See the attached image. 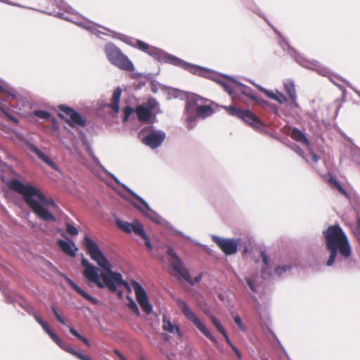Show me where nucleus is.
Returning a JSON list of instances; mask_svg holds the SVG:
<instances>
[{
    "mask_svg": "<svg viewBox=\"0 0 360 360\" xmlns=\"http://www.w3.org/2000/svg\"><path fill=\"white\" fill-rule=\"evenodd\" d=\"M83 244L86 248L91 259L101 269L99 276V269L91 264L85 257L81 261L84 267V276L91 283L99 288L106 287L111 292H116L117 287L123 286L129 293L131 292L133 288L136 299L142 310L147 314L153 311V307L148 301V297L143 286L137 281L132 280L131 284L122 279L120 273L112 271V266L104 255L96 242L88 236L84 238Z\"/></svg>",
    "mask_w": 360,
    "mask_h": 360,
    "instance_id": "f257e3e1",
    "label": "nucleus"
},
{
    "mask_svg": "<svg viewBox=\"0 0 360 360\" xmlns=\"http://www.w3.org/2000/svg\"><path fill=\"white\" fill-rule=\"evenodd\" d=\"M116 37L148 53L149 56H152L160 63H169L174 66L180 67L194 75L210 78L221 85L224 91L230 96H233V82L231 79H229L227 78V75H224V77L226 79L225 80L222 78L221 75L212 74L210 70L186 62L163 50L150 46L149 44L141 40H136L123 34H119V36H117Z\"/></svg>",
    "mask_w": 360,
    "mask_h": 360,
    "instance_id": "f03ea898",
    "label": "nucleus"
},
{
    "mask_svg": "<svg viewBox=\"0 0 360 360\" xmlns=\"http://www.w3.org/2000/svg\"><path fill=\"white\" fill-rule=\"evenodd\" d=\"M9 187L22 195L26 204L41 220L56 221V218L49 211V208L58 209L57 204L52 198H47L35 186L24 184L17 179L12 180Z\"/></svg>",
    "mask_w": 360,
    "mask_h": 360,
    "instance_id": "7ed1b4c3",
    "label": "nucleus"
},
{
    "mask_svg": "<svg viewBox=\"0 0 360 360\" xmlns=\"http://www.w3.org/2000/svg\"><path fill=\"white\" fill-rule=\"evenodd\" d=\"M323 234L327 248L330 252L326 265L330 266L336 261L341 266V263L347 261L352 253L347 236L339 225L330 226Z\"/></svg>",
    "mask_w": 360,
    "mask_h": 360,
    "instance_id": "20e7f679",
    "label": "nucleus"
},
{
    "mask_svg": "<svg viewBox=\"0 0 360 360\" xmlns=\"http://www.w3.org/2000/svg\"><path fill=\"white\" fill-rule=\"evenodd\" d=\"M91 170L95 175L98 176H101V173L103 172L108 174L116 182V184L120 185L129 194H131L135 199H136L139 201V203L133 201L130 202L134 207L139 210L145 217L150 219L152 221H154L155 223L159 224H162L164 219L158 213H156L155 212L150 209L148 202L146 200H144L141 196L137 195L134 191H133L126 184H122L113 174L109 172L105 169H102L98 165L97 168H91Z\"/></svg>",
    "mask_w": 360,
    "mask_h": 360,
    "instance_id": "39448f33",
    "label": "nucleus"
},
{
    "mask_svg": "<svg viewBox=\"0 0 360 360\" xmlns=\"http://www.w3.org/2000/svg\"><path fill=\"white\" fill-rule=\"evenodd\" d=\"M200 98H189L186 103L184 110V122L188 129L195 127L198 118L205 119L214 113V110L210 105H202Z\"/></svg>",
    "mask_w": 360,
    "mask_h": 360,
    "instance_id": "423d86ee",
    "label": "nucleus"
},
{
    "mask_svg": "<svg viewBox=\"0 0 360 360\" xmlns=\"http://www.w3.org/2000/svg\"><path fill=\"white\" fill-rule=\"evenodd\" d=\"M27 311L30 315L32 316L34 318L36 321L42 327L44 330L49 335L52 340L54 341L61 349L75 356L79 360H91L89 356L81 354L80 352L75 350L70 345H67L66 343L63 342L58 338V336L50 328L47 323L44 321L43 319L33 309H29Z\"/></svg>",
    "mask_w": 360,
    "mask_h": 360,
    "instance_id": "0eeeda50",
    "label": "nucleus"
},
{
    "mask_svg": "<svg viewBox=\"0 0 360 360\" xmlns=\"http://www.w3.org/2000/svg\"><path fill=\"white\" fill-rule=\"evenodd\" d=\"M279 44L283 51H287L288 53L291 56L294 60L301 66L307 69L315 70L323 76L330 77V73L328 68L322 66L319 62L316 60H309L301 56L296 52L294 49L290 47L289 44L284 40V39L281 37V39L279 40Z\"/></svg>",
    "mask_w": 360,
    "mask_h": 360,
    "instance_id": "6e6552de",
    "label": "nucleus"
},
{
    "mask_svg": "<svg viewBox=\"0 0 360 360\" xmlns=\"http://www.w3.org/2000/svg\"><path fill=\"white\" fill-rule=\"evenodd\" d=\"M104 51L108 60L113 65L126 71L131 72L134 70L132 62L114 44H106Z\"/></svg>",
    "mask_w": 360,
    "mask_h": 360,
    "instance_id": "1a4fd4ad",
    "label": "nucleus"
},
{
    "mask_svg": "<svg viewBox=\"0 0 360 360\" xmlns=\"http://www.w3.org/2000/svg\"><path fill=\"white\" fill-rule=\"evenodd\" d=\"M176 303L179 309L183 313L186 319L192 323L205 336L213 342H216V338L207 328L204 323L198 317L195 313L189 307L188 304L180 298L176 299Z\"/></svg>",
    "mask_w": 360,
    "mask_h": 360,
    "instance_id": "9d476101",
    "label": "nucleus"
},
{
    "mask_svg": "<svg viewBox=\"0 0 360 360\" xmlns=\"http://www.w3.org/2000/svg\"><path fill=\"white\" fill-rule=\"evenodd\" d=\"M117 227L126 233L134 232L135 234L141 236L145 241L146 247L151 250L152 244L149 237L146 235L143 226L139 220H134L132 223L124 221L120 219L116 220Z\"/></svg>",
    "mask_w": 360,
    "mask_h": 360,
    "instance_id": "9b49d317",
    "label": "nucleus"
},
{
    "mask_svg": "<svg viewBox=\"0 0 360 360\" xmlns=\"http://www.w3.org/2000/svg\"><path fill=\"white\" fill-rule=\"evenodd\" d=\"M224 108L229 115L240 118L255 129H262L263 127L262 122L250 110H240L234 108L233 106H225Z\"/></svg>",
    "mask_w": 360,
    "mask_h": 360,
    "instance_id": "f8f14e48",
    "label": "nucleus"
},
{
    "mask_svg": "<svg viewBox=\"0 0 360 360\" xmlns=\"http://www.w3.org/2000/svg\"><path fill=\"white\" fill-rule=\"evenodd\" d=\"M158 102L154 98L149 99L145 104L139 105L136 109V114L141 122L153 123L156 120L154 110Z\"/></svg>",
    "mask_w": 360,
    "mask_h": 360,
    "instance_id": "ddd939ff",
    "label": "nucleus"
},
{
    "mask_svg": "<svg viewBox=\"0 0 360 360\" xmlns=\"http://www.w3.org/2000/svg\"><path fill=\"white\" fill-rule=\"evenodd\" d=\"M212 239L226 255L236 254L241 240L240 238H225L215 235L212 236Z\"/></svg>",
    "mask_w": 360,
    "mask_h": 360,
    "instance_id": "4468645a",
    "label": "nucleus"
},
{
    "mask_svg": "<svg viewBox=\"0 0 360 360\" xmlns=\"http://www.w3.org/2000/svg\"><path fill=\"white\" fill-rule=\"evenodd\" d=\"M167 253L171 257L169 263L173 269L176 272L179 278L186 281V282L190 281V274L188 269L184 266L182 261L176 255L174 249L169 247Z\"/></svg>",
    "mask_w": 360,
    "mask_h": 360,
    "instance_id": "2eb2a0df",
    "label": "nucleus"
},
{
    "mask_svg": "<svg viewBox=\"0 0 360 360\" xmlns=\"http://www.w3.org/2000/svg\"><path fill=\"white\" fill-rule=\"evenodd\" d=\"M59 108L60 110L59 116L69 123L70 125L72 127H84L85 125V121L73 108L65 105H60Z\"/></svg>",
    "mask_w": 360,
    "mask_h": 360,
    "instance_id": "dca6fc26",
    "label": "nucleus"
},
{
    "mask_svg": "<svg viewBox=\"0 0 360 360\" xmlns=\"http://www.w3.org/2000/svg\"><path fill=\"white\" fill-rule=\"evenodd\" d=\"M139 136L142 142L152 149L159 147L165 139V133L162 131H153L143 136V131H141Z\"/></svg>",
    "mask_w": 360,
    "mask_h": 360,
    "instance_id": "f3484780",
    "label": "nucleus"
},
{
    "mask_svg": "<svg viewBox=\"0 0 360 360\" xmlns=\"http://www.w3.org/2000/svg\"><path fill=\"white\" fill-rule=\"evenodd\" d=\"M227 78L229 79H231L233 84L236 85V86H233V96H231L233 98L236 97V94L241 93L245 96H248L251 99L255 101L256 103L259 104L260 105L264 106L266 104H267L266 101L255 96L253 92V90L250 87L238 82L236 79H233L231 77H227Z\"/></svg>",
    "mask_w": 360,
    "mask_h": 360,
    "instance_id": "a211bd4d",
    "label": "nucleus"
},
{
    "mask_svg": "<svg viewBox=\"0 0 360 360\" xmlns=\"http://www.w3.org/2000/svg\"><path fill=\"white\" fill-rule=\"evenodd\" d=\"M17 137L19 140L23 141L41 161L46 163L51 168L57 169V166L56 164L50 159L47 155L44 153L35 145H34L31 140L25 139L22 134H18Z\"/></svg>",
    "mask_w": 360,
    "mask_h": 360,
    "instance_id": "6ab92c4d",
    "label": "nucleus"
},
{
    "mask_svg": "<svg viewBox=\"0 0 360 360\" xmlns=\"http://www.w3.org/2000/svg\"><path fill=\"white\" fill-rule=\"evenodd\" d=\"M61 276H63L68 283L72 287V288L76 291L79 295L89 300L93 304H97L98 300L97 298L91 296L89 294L83 290L77 283H75L72 279H70L67 275L65 274H60Z\"/></svg>",
    "mask_w": 360,
    "mask_h": 360,
    "instance_id": "aec40b11",
    "label": "nucleus"
},
{
    "mask_svg": "<svg viewBox=\"0 0 360 360\" xmlns=\"http://www.w3.org/2000/svg\"><path fill=\"white\" fill-rule=\"evenodd\" d=\"M283 87L285 93L291 101L292 105L296 108H299V104L297 101V94L295 82L292 80L288 79L284 82Z\"/></svg>",
    "mask_w": 360,
    "mask_h": 360,
    "instance_id": "412c9836",
    "label": "nucleus"
},
{
    "mask_svg": "<svg viewBox=\"0 0 360 360\" xmlns=\"http://www.w3.org/2000/svg\"><path fill=\"white\" fill-rule=\"evenodd\" d=\"M162 330L172 335H176L179 338L182 336L180 328L175 324L172 323L171 321L164 315L162 317Z\"/></svg>",
    "mask_w": 360,
    "mask_h": 360,
    "instance_id": "4be33fe9",
    "label": "nucleus"
},
{
    "mask_svg": "<svg viewBox=\"0 0 360 360\" xmlns=\"http://www.w3.org/2000/svg\"><path fill=\"white\" fill-rule=\"evenodd\" d=\"M79 25L80 26L84 27L87 30L90 31L91 33L96 34L98 37H101L102 34H106L105 32L100 30L99 29H102L103 30L110 32L109 30H108L105 27H100L97 24L94 23L92 22H80Z\"/></svg>",
    "mask_w": 360,
    "mask_h": 360,
    "instance_id": "5701e85b",
    "label": "nucleus"
},
{
    "mask_svg": "<svg viewBox=\"0 0 360 360\" xmlns=\"http://www.w3.org/2000/svg\"><path fill=\"white\" fill-rule=\"evenodd\" d=\"M58 244L64 253L72 257H75V251L77 250V248L75 247V244L73 241L68 242L63 240H59Z\"/></svg>",
    "mask_w": 360,
    "mask_h": 360,
    "instance_id": "b1692460",
    "label": "nucleus"
},
{
    "mask_svg": "<svg viewBox=\"0 0 360 360\" xmlns=\"http://www.w3.org/2000/svg\"><path fill=\"white\" fill-rule=\"evenodd\" d=\"M122 94V89L120 87H117L112 94L111 98V103L109 105V107L111 110L117 113L120 110V100Z\"/></svg>",
    "mask_w": 360,
    "mask_h": 360,
    "instance_id": "393cba45",
    "label": "nucleus"
},
{
    "mask_svg": "<svg viewBox=\"0 0 360 360\" xmlns=\"http://www.w3.org/2000/svg\"><path fill=\"white\" fill-rule=\"evenodd\" d=\"M168 228L169 229V230L174 233V234H176V235H178V236H180L181 237H184V238H187L188 240H191V242H193L194 244L197 245H199V246H201L203 250L210 255H212V250L210 249L207 245H203V244H201L199 242L195 240H193L192 238H191L189 236H186L184 234V233H182L181 231H179L178 230H176L174 226H172V225H169Z\"/></svg>",
    "mask_w": 360,
    "mask_h": 360,
    "instance_id": "a878e982",
    "label": "nucleus"
},
{
    "mask_svg": "<svg viewBox=\"0 0 360 360\" xmlns=\"http://www.w3.org/2000/svg\"><path fill=\"white\" fill-rule=\"evenodd\" d=\"M6 94L8 98H17L18 94L15 89L11 86L6 82L0 79V94Z\"/></svg>",
    "mask_w": 360,
    "mask_h": 360,
    "instance_id": "bb28decb",
    "label": "nucleus"
},
{
    "mask_svg": "<svg viewBox=\"0 0 360 360\" xmlns=\"http://www.w3.org/2000/svg\"><path fill=\"white\" fill-rule=\"evenodd\" d=\"M291 137L299 141L304 143L306 147L310 150V142L308 140V139L306 137L304 133H302L300 129H294L292 130L291 132Z\"/></svg>",
    "mask_w": 360,
    "mask_h": 360,
    "instance_id": "cd10ccee",
    "label": "nucleus"
},
{
    "mask_svg": "<svg viewBox=\"0 0 360 360\" xmlns=\"http://www.w3.org/2000/svg\"><path fill=\"white\" fill-rule=\"evenodd\" d=\"M262 262L264 265L263 267L262 275L264 278H266L271 275V269L269 268V259L268 256L265 252H262Z\"/></svg>",
    "mask_w": 360,
    "mask_h": 360,
    "instance_id": "c85d7f7f",
    "label": "nucleus"
},
{
    "mask_svg": "<svg viewBox=\"0 0 360 360\" xmlns=\"http://www.w3.org/2000/svg\"><path fill=\"white\" fill-rule=\"evenodd\" d=\"M331 80L333 81V82L334 84H335L336 85H338V82L339 81H342V82H344L348 86H349L358 96L360 98V91L359 90H357L356 88L353 87L352 86V84H350V82H349L348 81L341 78L340 77H338V76H335V75H333V79H331Z\"/></svg>",
    "mask_w": 360,
    "mask_h": 360,
    "instance_id": "c756f323",
    "label": "nucleus"
},
{
    "mask_svg": "<svg viewBox=\"0 0 360 360\" xmlns=\"http://www.w3.org/2000/svg\"><path fill=\"white\" fill-rule=\"evenodd\" d=\"M70 332L72 335H74L75 337H76L77 338H78L79 340L82 341L86 346H88V347L91 346V343L88 340V339H86L85 337L81 335L75 328L70 327Z\"/></svg>",
    "mask_w": 360,
    "mask_h": 360,
    "instance_id": "7c9ffc66",
    "label": "nucleus"
},
{
    "mask_svg": "<svg viewBox=\"0 0 360 360\" xmlns=\"http://www.w3.org/2000/svg\"><path fill=\"white\" fill-rule=\"evenodd\" d=\"M127 299L129 301L128 307L131 310H132L137 316H139L140 311L139 309V307H138L136 303L134 302V300L130 296H127Z\"/></svg>",
    "mask_w": 360,
    "mask_h": 360,
    "instance_id": "2f4dec72",
    "label": "nucleus"
},
{
    "mask_svg": "<svg viewBox=\"0 0 360 360\" xmlns=\"http://www.w3.org/2000/svg\"><path fill=\"white\" fill-rule=\"evenodd\" d=\"M256 86L258 88V89L262 92H264L269 98L275 100V97H276V94H278V91H270L265 89L262 86L259 85H256Z\"/></svg>",
    "mask_w": 360,
    "mask_h": 360,
    "instance_id": "473e14b6",
    "label": "nucleus"
},
{
    "mask_svg": "<svg viewBox=\"0 0 360 360\" xmlns=\"http://www.w3.org/2000/svg\"><path fill=\"white\" fill-rule=\"evenodd\" d=\"M33 114L36 117L45 120H49L51 116V114L49 112L42 110H34Z\"/></svg>",
    "mask_w": 360,
    "mask_h": 360,
    "instance_id": "72a5a7b5",
    "label": "nucleus"
},
{
    "mask_svg": "<svg viewBox=\"0 0 360 360\" xmlns=\"http://www.w3.org/2000/svg\"><path fill=\"white\" fill-rule=\"evenodd\" d=\"M210 319H211L212 322L214 324V326L221 334H224V333H226V330H224L221 322L218 320V319L216 316H212L210 317Z\"/></svg>",
    "mask_w": 360,
    "mask_h": 360,
    "instance_id": "f704fd0d",
    "label": "nucleus"
},
{
    "mask_svg": "<svg viewBox=\"0 0 360 360\" xmlns=\"http://www.w3.org/2000/svg\"><path fill=\"white\" fill-rule=\"evenodd\" d=\"M245 281L251 291L255 293L258 292V285L252 279L246 277Z\"/></svg>",
    "mask_w": 360,
    "mask_h": 360,
    "instance_id": "c9c22d12",
    "label": "nucleus"
},
{
    "mask_svg": "<svg viewBox=\"0 0 360 360\" xmlns=\"http://www.w3.org/2000/svg\"><path fill=\"white\" fill-rule=\"evenodd\" d=\"M292 266L290 265H284L283 266H278L275 269V272L278 276H281L283 273L288 271L291 269Z\"/></svg>",
    "mask_w": 360,
    "mask_h": 360,
    "instance_id": "e433bc0d",
    "label": "nucleus"
},
{
    "mask_svg": "<svg viewBox=\"0 0 360 360\" xmlns=\"http://www.w3.org/2000/svg\"><path fill=\"white\" fill-rule=\"evenodd\" d=\"M87 152L89 155L91 157L94 162L98 165L102 169H105V167L101 164L99 160L94 155V151L90 146L87 147Z\"/></svg>",
    "mask_w": 360,
    "mask_h": 360,
    "instance_id": "4c0bfd02",
    "label": "nucleus"
},
{
    "mask_svg": "<svg viewBox=\"0 0 360 360\" xmlns=\"http://www.w3.org/2000/svg\"><path fill=\"white\" fill-rule=\"evenodd\" d=\"M134 112V110L130 107V106H127L126 108H124V118H123V120L124 122H127L129 120V118L130 117V115Z\"/></svg>",
    "mask_w": 360,
    "mask_h": 360,
    "instance_id": "58836bf2",
    "label": "nucleus"
},
{
    "mask_svg": "<svg viewBox=\"0 0 360 360\" xmlns=\"http://www.w3.org/2000/svg\"><path fill=\"white\" fill-rule=\"evenodd\" d=\"M275 101H276L280 104H283L288 103L287 98L281 92H278L276 94V97H275Z\"/></svg>",
    "mask_w": 360,
    "mask_h": 360,
    "instance_id": "ea45409f",
    "label": "nucleus"
},
{
    "mask_svg": "<svg viewBox=\"0 0 360 360\" xmlns=\"http://www.w3.org/2000/svg\"><path fill=\"white\" fill-rule=\"evenodd\" d=\"M66 229L68 233L71 235L76 236L78 234L77 229L72 224H68L66 225Z\"/></svg>",
    "mask_w": 360,
    "mask_h": 360,
    "instance_id": "a19ab883",
    "label": "nucleus"
},
{
    "mask_svg": "<svg viewBox=\"0 0 360 360\" xmlns=\"http://www.w3.org/2000/svg\"><path fill=\"white\" fill-rule=\"evenodd\" d=\"M51 309L55 315V316L56 317V319H58V321L63 325H65V319L58 314L56 308L53 306L51 307Z\"/></svg>",
    "mask_w": 360,
    "mask_h": 360,
    "instance_id": "79ce46f5",
    "label": "nucleus"
},
{
    "mask_svg": "<svg viewBox=\"0 0 360 360\" xmlns=\"http://www.w3.org/2000/svg\"><path fill=\"white\" fill-rule=\"evenodd\" d=\"M234 321L237 324L238 327L240 330H245V327L244 326L242 320L239 316H236L234 317Z\"/></svg>",
    "mask_w": 360,
    "mask_h": 360,
    "instance_id": "37998d69",
    "label": "nucleus"
},
{
    "mask_svg": "<svg viewBox=\"0 0 360 360\" xmlns=\"http://www.w3.org/2000/svg\"><path fill=\"white\" fill-rule=\"evenodd\" d=\"M202 278V274H200L199 275L195 276L193 280H192L190 278V281H191V282H188V283H190L191 285H193L195 283L200 282L201 281Z\"/></svg>",
    "mask_w": 360,
    "mask_h": 360,
    "instance_id": "c03bdc74",
    "label": "nucleus"
},
{
    "mask_svg": "<svg viewBox=\"0 0 360 360\" xmlns=\"http://www.w3.org/2000/svg\"><path fill=\"white\" fill-rule=\"evenodd\" d=\"M294 150H295V152H296L299 155H300L301 157H302V158H304L307 162H309V160L307 158H306V157H304V156L303 155V151H302V150L300 147H298V146H295V148H294Z\"/></svg>",
    "mask_w": 360,
    "mask_h": 360,
    "instance_id": "a18cd8bd",
    "label": "nucleus"
},
{
    "mask_svg": "<svg viewBox=\"0 0 360 360\" xmlns=\"http://www.w3.org/2000/svg\"><path fill=\"white\" fill-rule=\"evenodd\" d=\"M308 150L310 151V157L312 159V160L314 162H317L319 161V160L320 159V157L319 155H317L316 154H315L314 153H313L311 151V148H310V150L309 149H308Z\"/></svg>",
    "mask_w": 360,
    "mask_h": 360,
    "instance_id": "49530a36",
    "label": "nucleus"
},
{
    "mask_svg": "<svg viewBox=\"0 0 360 360\" xmlns=\"http://www.w3.org/2000/svg\"><path fill=\"white\" fill-rule=\"evenodd\" d=\"M335 188L338 190V191L340 193H341L342 194L346 195H347V193L345 191V190L343 188V187L340 184H337V186H335Z\"/></svg>",
    "mask_w": 360,
    "mask_h": 360,
    "instance_id": "de8ad7c7",
    "label": "nucleus"
},
{
    "mask_svg": "<svg viewBox=\"0 0 360 360\" xmlns=\"http://www.w3.org/2000/svg\"><path fill=\"white\" fill-rule=\"evenodd\" d=\"M222 335H223V336L224 337V338H225V340H226V341L227 344L231 347V348H232V346H234V345H233V343L231 342V341L230 338H229V336H228V335H227L226 332V333H224V334H222Z\"/></svg>",
    "mask_w": 360,
    "mask_h": 360,
    "instance_id": "09e8293b",
    "label": "nucleus"
},
{
    "mask_svg": "<svg viewBox=\"0 0 360 360\" xmlns=\"http://www.w3.org/2000/svg\"><path fill=\"white\" fill-rule=\"evenodd\" d=\"M231 349H233L234 353L236 354L238 359H240L242 358V355H241L240 351L235 346H232Z\"/></svg>",
    "mask_w": 360,
    "mask_h": 360,
    "instance_id": "8fccbe9b",
    "label": "nucleus"
},
{
    "mask_svg": "<svg viewBox=\"0 0 360 360\" xmlns=\"http://www.w3.org/2000/svg\"><path fill=\"white\" fill-rule=\"evenodd\" d=\"M329 181L335 187L337 186V184H339V182L334 177H333L332 176H330Z\"/></svg>",
    "mask_w": 360,
    "mask_h": 360,
    "instance_id": "3c124183",
    "label": "nucleus"
},
{
    "mask_svg": "<svg viewBox=\"0 0 360 360\" xmlns=\"http://www.w3.org/2000/svg\"><path fill=\"white\" fill-rule=\"evenodd\" d=\"M114 352L121 360H127V359L118 350H115Z\"/></svg>",
    "mask_w": 360,
    "mask_h": 360,
    "instance_id": "603ef678",
    "label": "nucleus"
},
{
    "mask_svg": "<svg viewBox=\"0 0 360 360\" xmlns=\"http://www.w3.org/2000/svg\"><path fill=\"white\" fill-rule=\"evenodd\" d=\"M0 2L5 3L6 4H9V5H12V6H20V5H18L17 4H13L11 1H10L9 0H0Z\"/></svg>",
    "mask_w": 360,
    "mask_h": 360,
    "instance_id": "864d4df0",
    "label": "nucleus"
},
{
    "mask_svg": "<svg viewBox=\"0 0 360 360\" xmlns=\"http://www.w3.org/2000/svg\"><path fill=\"white\" fill-rule=\"evenodd\" d=\"M6 115H7V116L9 117V119H10L11 120H12L13 122H15V123H17V122H18V120H17L15 117H14L13 116L11 115H8V114H6Z\"/></svg>",
    "mask_w": 360,
    "mask_h": 360,
    "instance_id": "5fc2aeb1",
    "label": "nucleus"
},
{
    "mask_svg": "<svg viewBox=\"0 0 360 360\" xmlns=\"http://www.w3.org/2000/svg\"><path fill=\"white\" fill-rule=\"evenodd\" d=\"M6 109H7V107H6L4 104H3V103H0V110H1V111H3V112H5V110H6Z\"/></svg>",
    "mask_w": 360,
    "mask_h": 360,
    "instance_id": "6e6d98bb",
    "label": "nucleus"
},
{
    "mask_svg": "<svg viewBox=\"0 0 360 360\" xmlns=\"http://www.w3.org/2000/svg\"><path fill=\"white\" fill-rule=\"evenodd\" d=\"M60 15L61 16V18H65V20H69V19H68V18H65V17H63V14H61V13H60Z\"/></svg>",
    "mask_w": 360,
    "mask_h": 360,
    "instance_id": "4d7b16f0",
    "label": "nucleus"
},
{
    "mask_svg": "<svg viewBox=\"0 0 360 360\" xmlns=\"http://www.w3.org/2000/svg\"><path fill=\"white\" fill-rule=\"evenodd\" d=\"M118 295H119L120 297H122V292L121 291H119V292H118Z\"/></svg>",
    "mask_w": 360,
    "mask_h": 360,
    "instance_id": "13d9d810",
    "label": "nucleus"
},
{
    "mask_svg": "<svg viewBox=\"0 0 360 360\" xmlns=\"http://www.w3.org/2000/svg\"><path fill=\"white\" fill-rule=\"evenodd\" d=\"M274 31L278 34L280 35V33L278 32V31L276 30V29H274Z\"/></svg>",
    "mask_w": 360,
    "mask_h": 360,
    "instance_id": "bf43d9fd",
    "label": "nucleus"
},
{
    "mask_svg": "<svg viewBox=\"0 0 360 360\" xmlns=\"http://www.w3.org/2000/svg\"><path fill=\"white\" fill-rule=\"evenodd\" d=\"M358 223L360 225V217H358Z\"/></svg>",
    "mask_w": 360,
    "mask_h": 360,
    "instance_id": "052dcab7",
    "label": "nucleus"
},
{
    "mask_svg": "<svg viewBox=\"0 0 360 360\" xmlns=\"http://www.w3.org/2000/svg\"><path fill=\"white\" fill-rule=\"evenodd\" d=\"M359 240L360 241V234L358 236Z\"/></svg>",
    "mask_w": 360,
    "mask_h": 360,
    "instance_id": "680f3d73",
    "label": "nucleus"
}]
</instances>
